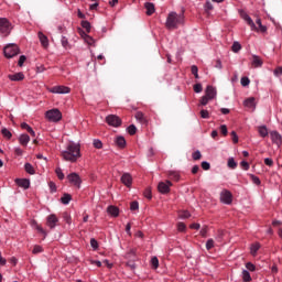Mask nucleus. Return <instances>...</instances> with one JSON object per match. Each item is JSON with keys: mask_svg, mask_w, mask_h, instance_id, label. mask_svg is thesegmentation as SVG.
Wrapping results in <instances>:
<instances>
[{"mask_svg": "<svg viewBox=\"0 0 282 282\" xmlns=\"http://www.w3.org/2000/svg\"><path fill=\"white\" fill-rule=\"evenodd\" d=\"M220 133H223V135H228V127H226V124L220 126Z\"/></svg>", "mask_w": 282, "mask_h": 282, "instance_id": "nucleus-57", "label": "nucleus"}, {"mask_svg": "<svg viewBox=\"0 0 282 282\" xmlns=\"http://www.w3.org/2000/svg\"><path fill=\"white\" fill-rule=\"evenodd\" d=\"M61 155L65 162H78L80 158V144L69 142L66 144L65 149L61 151Z\"/></svg>", "mask_w": 282, "mask_h": 282, "instance_id": "nucleus-1", "label": "nucleus"}, {"mask_svg": "<svg viewBox=\"0 0 282 282\" xmlns=\"http://www.w3.org/2000/svg\"><path fill=\"white\" fill-rule=\"evenodd\" d=\"M220 202L221 204L230 206V204H232V193L228 189H223L220 192Z\"/></svg>", "mask_w": 282, "mask_h": 282, "instance_id": "nucleus-7", "label": "nucleus"}, {"mask_svg": "<svg viewBox=\"0 0 282 282\" xmlns=\"http://www.w3.org/2000/svg\"><path fill=\"white\" fill-rule=\"evenodd\" d=\"M90 246H91L93 250H98V240L96 238H91Z\"/></svg>", "mask_w": 282, "mask_h": 282, "instance_id": "nucleus-46", "label": "nucleus"}, {"mask_svg": "<svg viewBox=\"0 0 282 282\" xmlns=\"http://www.w3.org/2000/svg\"><path fill=\"white\" fill-rule=\"evenodd\" d=\"M231 51H232L235 54L241 52V43H239L238 41L234 42V43H232V46H231Z\"/></svg>", "mask_w": 282, "mask_h": 282, "instance_id": "nucleus-33", "label": "nucleus"}, {"mask_svg": "<svg viewBox=\"0 0 282 282\" xmlns=\"http://www.w3.org/2000/svg\"><path fill=\"white\" fill-rule=\"evenodd\" d=\"M259 134L261 135V138H267L268 135V128L265 126H261L258 129Z\"/></svg>", "mask_w": 282, "mask_h": 282, "instance_id": "nucleus-35", "label": "nucleus"}, {"mask_svg": "<svg viewBox=\"0 0 282 282\" xmlns=\"http://www.w3.org/2000/svg\"><path fill=\"white\" fill-rule=\"evenodd\" d=\"M82 28H84L88 33L91 32V23L87 20L82 21Z\"/></svg>", "mask_w": 282, "mask_h": 282, "instance_id": "nucleus-36", "label": "nucleus"}, {"mask_svg": "<svg viewBox=\"0 0 282 282\" xmlns=\"http://www.w3.org/2000/svg\"><path fill=\"white\" fill-rule=\"evenodd\" d=\"M3 52L6 58H14L19 54V46L17 44H8L4 46Z\"/></svg>", "mask_w": 282, "mask_h": 282, "instance_id": "nucleus-5", "label": "nucleus"}, {"mask_svg": "<svg viewBox=\"0 0 282 282\" xmlns=\"http://www.w3.org/2000/svg\"><path fill=\"white\" fill-rule=\"evenodd\" d=\"M37 36H39L40 43L43 47H50V40L47 39V36L45 34H43V32H39Z\"/></svg>", "mask_w": 282, "mask_h": 282, "instance_id": "nucleus-18", "label": "nucleus"}, {"mask_svg": "<svg viewBox=\"0 0 282 282\" xmlns=\"http://www.w3.org/2000/svg\"><path fill=\"white\" fill-rule=\"evenodd\" d=\"M15 184L20 186V188H24V191L30 188V180L28 178H15Z\"/></svg>", "mask_w": 282, "mask_h": 282, "instance_id": "nucleus-15", "label": "nucleus"}, {"mask_svg": "<svg viewBox=\"0 0 282 282\" xmlns=\"http://www.w3.org/2000/svg\"><path fill=\"white\" fill-rule=\"evenodd\" d=\"M246 268L249 270V272H254V270H257V267L252 264V262H247Z\"/></svg>", "mask_w": 282, "mask_h": 282, "instance_id": "nucleus-48", "label": "nucleus"}, {"mask_svg": "<svg viewBox=\"0 0 282 282\" xmlns=\"http://www.w3.org/2000/svg\"><path fill=\"white\" fill-rule=\"evenodd\" d=\"M45 118L48 120V122H61L63 120V113L58 108L51 109L46 111Z\"/></svg>", "mask_w": 282, "mask_h": 282, "instance_id": "nucleus-4", "label": "nucleus"}, {"mask_svg": "<svg viewBox=\"0 0 282 282\" xmlns=\"http://www.w3.org/2000/svg\"><path fill=\"white\" fill-rule=\"evenodd\" d=\"M93 147L95 149H102V141H100V139H94Z\"/></svg>", "mask_w": 282, "mask_h": 282, "instance_id": "nucleus-41", "label": "nucleus"}, {"mask_svg": "<svg viewBox=\"0 0 282 282\" xmlns=\"http://www.w3.org/2000/svg\"><path fill=\"white\" fill-rule=\"evenodd\" d=\"M36 74H43L45 72V66L44 65H39L35 68Z\"/></svg>", "mask_w": 282, "mask_h": 282, "instance_id": "nucleus-60", "label": "nucleus"}, {"mask_svg": "<svg viewBox=\"0 0 282 282\" xmlns=\"http://www.w3.org/2000/svg\"><path fill=\"white\" fill-rule=\"evenodd\" d=\"M203 89H204V87L202 86V84L194 85L195 94H202Z\"/></svg>", "mask_w": 282, "mask_h": 282, "instance_id": "nucleus-49", "label": "nucleus"}, {"mask_svg": "<svg viewBox=\"0 0 282 282\" xmlns=\"http://www.w3.org/2000/svg\"><path fill=\"white\" fill-rule=\"evenodd\" d=\"M178 217L180 219H188V217H191V213L187 210L180 212Z\"/></svg>", "mask_w": 282, "mask_h": 282, "instance_id": "nucleus-38", "label": "nucleus"}, {"mask_svg": "<svg viewBox=\"0 0 282 282\" xmlns=\"http://www.w3.org/2000/svg\"><path fill=\"white\" fill-rule=\"evenodd\" d=\"M106 122L107 124H109V127H115V128H118L122 124V120L120 119V117L116 115H108L106 117Z\"/></svg>", "mask_w": 282, "mask_h": 282, "instance_id": "nucleus-6", "label": "nucleus"}, {"mask_svg": "<svg viewBox=\"0 0 282 282\" xmlns=\"http://www.w3.org/2000/svg\"><path fill=\"white\" fill-rule=\"evenodd\" d=\"M32 226L39 231L41 232V235H43L44 237H47V231H45V229H43V227H41L39 225V223H36V220L32 221Z\"/></svg>", "mask_w": 282, "mask_h": 282, "instance_id": "nucleus-25", "label": "nucleus"}, {"mask_svg": "<svg viewBox=\"0 0 282 282\" xmlns=\"http://www.w3.org/2000/svg\"><path fill=\"white\" fill-rule=\"evenodd\" d=\"M213 248H215V240H213V238H210L206 242V250H213Z\"/></svg>", "mask_w": 282, "mask_h": 282, "instance_id": "nucleus-42", "label": "nucleus"}, {"mask_svg": "<svg viewBox=\"0 0 282 282\" xmlns=\"http://www.w3.org/2000/svg\"><path fill=\"white\" fill-rule=\"evenodd\" d=\"M51 94H69L72 89L67 86H54L48 89Z\"/></svg>", "mask_w": 282, "mask_h": 282, "instance_id": "nucleus-10", "label": "nucleus"}, {"mask_svg": "<svg viewBox=\"0 0 282 282\" xmlns=\"http://www.w3.org/2000/svg\"><path fill=\"white\" fill-rule=\"evenodd\" d=\"M21 129H25V131H28V133H30L32 138H36V132H34V129H32V127H30V124H28L26 122L21 123Z\"/></svg>", "mask_w": 282, "mask_h": 282, "instance_id": "nucleus-21", "label": "nucleus"}, {"mask_svg": "<svg viewBox=\"0 0 282 282\" xmlns=\"http://www.w3.org/2000/svg\"><path fill=\"white\" fill-rule=\"evenodd\" d=\"M199 69L197 68L196 65L192 66V74L195 76V78H199V74H198Z\"/></svg>", "mask_w": 282, "mask_h": 282, "instance_id": "nucleus-51", "label": "nucleus"}, {"mask_svg": "<svg viewBox=\"0 0 282 282\" xmlns=\"http://www.w3.org/2000/svg\"><path fill=\"white\" fill-rule=\"evenodd\" d=\"M140 208V204L138 202H132L130 205L131 210H138Z\"/></svg>", "mask_w": 282, "mask_h": 282, "instance_id": "nucleus-58", "label": "nucleus"}, {"mask_svg": "<svg viewBox=\"0 0 282 282\" xmlns=\"http://www.w3.org/2000/svg\"><path fill=\"white\" fill-rule=\"evenodd\" d=\"M240 166H242L245 171H248V169H250V164L247 161L240 162Z\"/></svg>", "mask_w": 282, "mask_h": 282, "instance_id": "nucleus-63", "label": "nucleus"}, {"mask_svg": "<svg viewBox=\"0 0 282 282\" xmlns=\"http://www.w3.org/2000/svg\"><path fill=\"white\" fill-rule=\"evenodd\" d=\"M1 134L3 135V138H6V140L12 139V132L10 130H8V128H2Z\"/></svg>", "mask_w": 282, "mask_h": 282, "instance_id": "nucleus-30", "label": "nucleus"}, {"mask_svg": "<svg viewBox=\"0 0 282 282\" xmlns=\"http://www.w3.org/2000/svg\"><path fill=\"white\" fill-rule=\"evenodd\" d=\"M115 142L120 149H124V147H127V140L124 139V137H117Z\"/></svg>", "mask_w": 282, "mask_h": 282, "instance_id": "nucleus-24", "label": "nucleus"}, {"mask_svg": "<svg viewBox=\"0 0 282 282\" xmlns=\"http://www.w3.org/2000/svg\"><path fill=\"white\" fill-rule=\"evenodd\" d=\"M202 169H203L204 171L210 170V163H208V162H206V161H203V162H202Z\"/></svg>", "mask_w": 282, "mask_h": 282, "instance_id": "nucleus-61", "label": "nucleus"}, {"mask_svg": "<svg viewBox=\"0 0 282 282\" xmlns=\"http://www.w3.org/2000/svg\"><path fill=\"white\" fill-rule=\"evenodd\" d=\"M240 17L248 23V25L251 28V30H257V24H254V21H252V18L246 13V11L241 10L240 11Z\"/></svg>", "mask_w": 282, "mask_h": 282, "instance_id": "nucleus-12", "label": "nucleus"}, {"mask_svg": "<svg viewBox=\"0 0 282 282\" xmlns=\"http://www.w3.org/2000/svg\"><path fill=\"white\" fill-rule=\"evenodd\" d=\"M252 281V276L248 270H242V282H250Z\"/></svg>", "mask_w": 282, "mask_h": 282, "instance_id": "nucleus-31", "label": "nucleus"}, {"mask_svg": "<svg viewBox=\"0 0 282 282\" xmlns=\"http://www.w3.org/2000/svg\"><path fill=\"white\" fill-rule=\"evenodd\" d=\"M240 83H241L242 87H248V85H250V78H248V77H242V78L240 79Z\"/></svg>", "mask_w": 282, "mask_h": 282, "instance_id": "nucleus-47", "label": "nucleus"}, {"mask_svg": "<svg viewBox=\"0 0 282 282\" xmlns=\"http://www.w3.org/2000/svg\"><path fill=\"white\" fill-rule=\"evenodd\" d=\"M171 186H173V183H171V181L160 182L158 185L159 193H161L162 195H166V193L171 192Z\"/></svg>", "mask_w": 282, "mask_h": 282, "instance_id": "nucleus-9", "label": "nucleus"}, {"mask_svg": "<svg viewBox=\"0 0 282 282\" xmlns=\"http://www.w3.org/2000/svg\"><path fill=\"white\" fill-rule=\"evenodd\" d=\"M84 41H85V43H87V45L96 47V41L90 35H85V40Z\"/></svg>", "mask_w": 282, "mask_h": 282, "instance_id": "nucleus-32", "label": "nucleus"}, {"mask_svg": "<svg viewBox=\"0 0 282 282\" xmlns=\"http://www.w3.org/2000/svg\"><path fill=\"white\" fill-rule=\"evenodd\" d=\"M151 265L154 270H158V268H160V260H158V257H153L151 259Z\"/></svg>", "mask_w": 282, "mask_h": 282, "instance_id": "nucleus-37", "label": "nucleus"}, {"mask_svg": "<svg viewBox=\"0 0 282 282\" xmlns=\"http://www.w3.org/2000/svg\"><path fill=\"white\" fill-rule=\"evenodd\" d=\"M19 143L22 145V147H26V144H30V135L28 134H21L19 137Z\"/></svg>", "mask_w": 282, "mask_h": 282, "instance_id": "nucleus-23", "label": "nucleus"}, {"mask_svg": "<svg viewBox=\"0 0 282 282\" xmlns=\"http://www.w3.org/2000/svg\"><path fill=\"white\" fill-rule=\"evenodd\" d=\"M177 230H178V232H184L186 230V224L178 223L177 224Z\"/></svg>", "mask_w": 282, "mask_h": 282, "instance_id": "nucleus-52", "label": "nucleus"}, {"mask_svg": "<svg viewBox=\"0 0 282 282\" xmlns=\"http://www.w3.org/2000/svg\"><path fill=\"white\" fill-rule=\"evenodd\" d=\"M121 182L124 186L131 188V185L133 184V177L130 173H123L121 176Z\"/></svg>", "mask_w": 282, "mask_h": 282, "instance_id": "nucleus-13", "label": "nucleus"}, {"mask_svg": "<svg viewBox=\"0 0 282 282\" xmlns=\"http://www.w3.org/2000/svg\"><path fill=\"white\" fill-rule=\"evenodd\" d=\"M200 236L202 237H207L208 235V226H204L202 229H200Z\"/></svg>", "mask_w": 282, "mask_h": 282, "instance_id": "nucleus-54", "label": "nucleus"}, {"mask_svg": "<svg viewBox=\"0 0 282 282\" xmlns=\"http://www.w3.org/2000/svg\"><path fill=\"white\" fill-rule=\"evenodd\" d=\"M193 160H202V152H199V150L195 151L192 154Z\"/></svg>", "mask_w": 282, "mask_h": 282, "instance_id": "nucleus-53", "label": "nucleus"}, {"mask_svg": "<svg viewBox=\"0 0 282 282\" xmlns=\"http://www.w3.org/2000/svg\"><path fill=\"white\" fill-rule=\"evenodd\" d=\"M260 249H261V243L259 242L252 243L250 247V254H252V257H257V252H259Z\"/></svg>", "mask_w": 282, "mask_h": 282, "instance_id": "nucleus-22", "label": "nucleus"}, {"mask_svg": "<svg viewBox=\"0 0 282 282\" xmlns=\"http://www.w3.org/2000/svg\"><path fill=\"white\" fill-rule=\"evenodd\" d=\"M200 118H204V119L210 118L208 110H200Z\"/></svg>", "mask_w": 282, "mask_h": 282, "instance_id": "nucleus-59", "label": "nucleus"}, {"mask_svg": "<svg viewBox=\"0 0 282 282\" xmlns=\"http://www.w3.org/2000/svg\"><path fill=\"white\" fill-rule=\"evenodd\" d=\"M107 213L110 217H118V215H120V209L117 206L110 205L107 207Z\"/></svg>", "mask_w": 282, "mask_h": 282, "instance_id": "nucleus-17", "label": "nucleus"}, {"mask_svg": "<svg viewBox=\"0 0 282 282\" xmlns=\"http://www.w3.org/2000/svg\"><path fill=\"white\" fill-rule=\"evenodd\" d=\"M228 169H235L237 166V162L235 161V158H229L227 162Z\"/></svg>", "mask_w": 282, "mask_h": 282, "instance_id": "nucleus-39", "label": "nucleus"}, {"mask_svg": "<svg viewBox=\"0 0 282 282\" xmlns=\"http://www.w3.org/2000/svg\"><path fill=\"white\" fill-rule=\"evenodd\" d=\"M61 202H62V204L67 206V204H69V202H72V195L64 194L63 197L61 198Z\"/></svg>", "mask_w": 282, "mask_h": 282, "instance_id": "nucleus-34", "label": "nucleus"}, {"mask_svg": "<svg viewBox=\"0 0 282 282\" xmlns=\"http://www.w3.org/2000/svg\"><path fill=\"white\" fill-rule=\"evenodd\" d=\"M55 173H56L58 180H65V174L63 173V170L61 167H57L55 170Z\"/></svg>", "mask_w": 282, "mask_h": 282, "instance_id": "nucleus-44", "label": "nucleus"}, {"mask_svg": "<svg viewBox=\"0 0 282 282\" xmlns=\"http://www.w3.org/2000/svg\"><path fill=\"white\" fill-rule=\"evenodd\" d=\"M57 224H58V217H56V215L51 214L46 217V226L51 228V230H54Z\"/></svg>", "mask_w": 282, "mask_h": 282, "instance_id": "nucleus-11", "label": "nucleus"}, {"mask_svg": "<svg viewBox=\"0 0 282 282\" xmlns=\"http://www.w3.org/2000/svg\"><path fill=\"white\" fill-rule=\"evenodd\" d=\"M32 252H33V254H40V252H43V247L36 245V246H34Z\"/></svg>", "mask_w": 282, "mask_h": 282, "instance_id": "nucleus-50", "label": "nucleus"}, {"mask_svg": "<svg viewBox=\"0 0 282 282\" xmlns=\"http://www.w3.org/2000/svg\"><path fill=\"white\" fill-rule=\"evenodd\" d=\"M252 65L254 67H261L263 65V61H261V57H259L258 55H253L252 56Z\"/></svg>", "mask_w": 282, "mask_h": 282, "instance_id": "nucleus-26", "label": "nucleus"}, {"mask_svg": "<svg viewBox=\"0 0 282 282\" xmlns=\"http://www.w3.org/2000/svg\"><path fill=\"white\" fill-rule=\"evenodd\" d=\"M184 13L172 11L167 14L165 28H167V30H177L180 25H184Z\"/></svg>", "mask_w": 282, "mask_h": 282, "instance_id": "nucleus-2", "label": "nucleus"}, {"mask_svg": "<svg viewBox=\"0 0 282 282\" xmlns=\"http://www.w3.org/2000/svg\"><path fill=\"white\" fill-rule=\"evenodd\" d=\"M135 119L138 120V122H141V124L147 123V118H144V113H142V111H138L135 113Z\"/></svg>", "mask_w": 282, "mask_h": 282, "instance_id": "nucleus-29", "label": "nucleus"}, {"mask_svg": "<svg viewBox=\"0 0 282 282\" xmlns=\"http://www.w3.org/2000/svg\"><path fill=\"white\" fill-rule=\"evenodd\" d=\"M144 8L148 17H151V14L155 12V4H153V2H145Z\"/></svg>", "mask_w": 282, "mask_h": 282, "instance_id": "nucleus-20", "label": "nucleus"}, {"mask_svg": "<svg viewBox=\"0 0 282 282\" xmlns=\"http://www.w3.org/2000/svg\"><path fill=\"white\" fill-rule=\"evenodd\" d=\"M127 131L130 135H135V131H138V129L133 124H131L127 128Z\"/></svg>", "mask_w": 282, "mask_h": 282, "instance_id": "nucleus-45", "label": "nucleus"}, {"mask_svg": "<svg viewBox=\"0 0 282 282\" xmlns=\"http://www.w3.org/2000/svg\"><path fill=\"white\" fill-rule=\"evenodd\" d=\"M61 43L65 48L69 46V41L65 36H62Z\"/></svg>", "mask_w": 282, "mask_h": 282, "instance_id": "nucleus-55", "label": "nucleus"}, {"mask_svg": "<svg viewBox=\"0 0 282 282\" xmlns=\"http://www.w3.org/2000/svg\"><path fill=\"white\" fill-rule=\"evenodd\" d=\"M12 28V23L10 20H8V18H0V34L2 36H10Z\"/></svg>", "mask_w": 282, "mask_h": 282, "instance_id": "nucleus-3", "label": "nucleus"}, {"mask_svg": "<svg viewBox=\"0 0 282 282\" xmlns=\"http://www.w3.org/2000/svg\"><path fill=\"white\" fill-rule=\"evenodd\" d=\"M256 23L259 25L260 32H268V28L261 23V19H257Z\"/></svg>", "mask_w": 282, "mask_h": 282, "instance_id": "nucleus-40", "label": "nucleus"}, {"mask_svg": "<svg viewBox=\"0 0 282 282\" xmlns=\"http://www.w3.org/2000/svg\"><path fill=\"white\" fill-rule=\"evenodd\" d=\"M245 107H248V109H254V98H248L243 101Z\"/></svg>", "mask_w": 282, "mask_h": 282, "instance_id": "nucleus-28", "label": "nucleus"}, {"mask_svg": "<svg viewBox=\"0 0 282 282\" xmlns=\"http://www.w3.org/2000/svg\"><path fill=\"white\" fill-rule=\"evenodd\" d=\"M270 137H271L273 144H276V147H281L282 137H281V134H279V132L272 131V132H270Z\"/></svg>", "mask_w": 282, "mask_h": 282, "instance_id": "nucleus-16", "label": "nucleus"}, {"mask_svg": "<svg viewBox=\"0 0 282 282\" xmlns=\"http://www.w3.org/2000/svg\"><path fill=\"white\" fill-rule=\"evenodd\" d=\"M210 100H213L212 98H208L206 97V95H204L202 98H200V105L203 107H206V105H208V102H210Z\"/></svg>", "mask_w": 282, "mask_h": 282, "instance_id": "nucleus-43", "label": "nucleus"}, {"mask_svg": "<svg viewBox=\"0 0 282 282\" xmlns=\"http://www.w3.org/2000/svg\"><path fill=\"white\" fill-rule=\"evenodd\" d=\"M67 180L69 184H73V186H77V188H80V184H83V180H80V175L78 173H70L67 175Z\"/></svg>", "mask_w": 282, "mask_h": 282, "instance_id": "nucleus-8", "label": "nucleus"}, {"mask_svg": "<svg viewBox=\"0 0 282 282\" xmlns=\"http://www.w3.org/2000/svg\"><path fill=\"white\" fill-rule=\"evenodd\" d=\"M205 96L215 100L217 98V89L213 86H207L205 89Z\"/></svg>", "mask_w": 282, "mask_h": 282, "instance_id": "nucleus-14", "label": "nucleus"}, {"mask_svg": "<svg viewBox=\"0 0 282 282\" xmlns=\"http://www.w3.org/2000/svg\"><path fill=\"white\" fill-rule=\"evenodd\" d=\"M13 151H14L15 155H23V150L21 148H19V147H15L13 149Z\"/></svg>", "mask_w": 282, "mask_h": 282, "instance_id": "nucleus-64", "label": "nucleus"}, {"mask_svg": "<svg viewBox=\"0 0 282 282\" xmlns=\"http://www.w3.org/2000/svg\"><path fill=\"white\" fill-rule=\"evenodd\" d=\"M24 171H26L29 175H34L36 173V171L34 170V166L31 163L24 164Z\"/></svg>", "mask_w": 282, "mask_h": 282, "instance_id": "nucleus-27", "label": "nucleus"}, {"mask_svg": "<svg viewBox=\"0 0 282 282\" xmlns=\"http://www.w3.org/2000/svg\"><path fill=\"white\" fill-rule=\"evenodd\" d=\"M8 78L9 80L17 83L19 80H23L25 78V75L23 73H15L13 75H8Z\"/></svg>", "mask_w": 282, "mask_h": 282, "instance_id": "nucleus-19", "label": "nucleus"}, {"mask_svg": "<svg viewBox=\"0 0 282 282\" xmlns=\"http://www.w3.org/2000/svg\"><path fill=\"white\" fill-rule=\"evenodd\" d=\"M25 61H26L25 55L20 56L18 62L19 67H23V63H25Z\"/></svg>", "mask_w": 282, "mask_h": 282, "instance_id": "nucleus-62", "label": "nucleus"}, {"mask_svg": "<svg viewBox=\"0 0 282 282\" xmlns=\"http://www.w3.org/2000/svg\"><path fill=\"white\" fill-rule=\"evenodd\" d=\"M251 180L257 186L261 185V180L259 178V176L251 175Z\"/></svg>", "mask_w": 282, "mask_h": 282, "instance_id": "nucleus-56", "label": "nucleus"}]
</instances>
